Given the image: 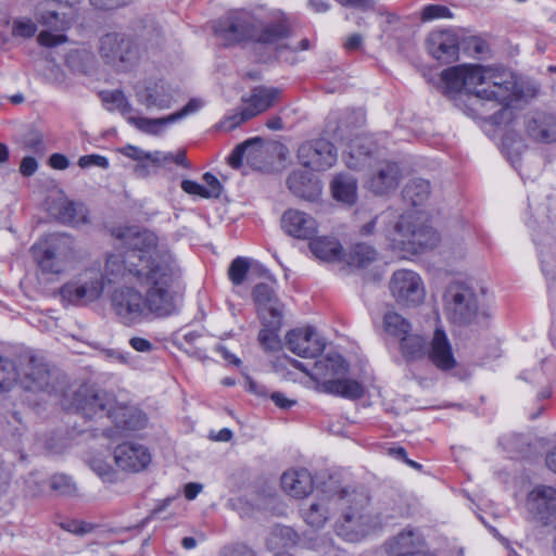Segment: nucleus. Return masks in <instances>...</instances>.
<instances>
[{"label": "nucleus", "instance_id": "45", "mask_svg": "<svg viewBox=\"0 0 556 556\" xmlns=\"http://www.w3.org/2000/svg\"><path fill=\"white\" fill-rule=\"evenodd\" d=\"M11 26V36L15 39H30L37 33V24L28 17L14 18Z\"/></svg>", "mask_w": 556, "mask_h": 556}, {"label": "nucleus", "instance_id": "27", "mask_svg": "<svg viewBox=\"0 0 556 556\" xmlns=\"http://www.w3.org/2000/svg\"><path fill=\"white\" fill-rule=\"evenodd\" d=\"M526 130L536 142L553 143L556 141V118L551 114L534 113L527 117Z\"/></svg>", "mask_w": 556, "mask_h": 556}, {"label": "nucleus", "instance_id": "17", "mask_svg": "<svg viewBox=\"0 0 556 556\" xmlns=\"http://www.w3.org/2000/svg\"><path fill=\"white\" fill-rule=\"evenodd\" d=\"M528 509L533 519L543 525L556 520V489L546 485L534 488L528 496Z\"/></svg>", "mask_w": 556, "mask_h": 556}, {"label": "nucleus", "instance_id": "56", "mask_svg": "<svg viewBox=\"0 0 556 556\" xmlns=\"http://www.w3.org/2000/svg\"><path fill=\"white\" fill-rule=\"evenodd\" d=\"M132 0H90V3L101 10H113L119 7L127 5Z\"/></svg>", "mask_w": 556, "mask_h": 556}, {"label": "nucleus", "instance_id": "44", "mask_svg": "<svg viewBox=\"0 0 556 556\" xmlns=\"http://www.w3.org/2000/svg\"><path fill=\"white\" fill-rule=\"evenodd\" d=\"M18 372L14 363L0 355V392H7L15 386Z\"/></svg>", "mask_w": 556, "mask_h": 556}, {"label": "nucleus", "instance_id": "33", "mask_svg": "<svg viewBox=\"0 0 556 556\" xmlns=\"http://www.w3.org/2000/svg\"><path fill=\"white\" fill-rule=\"evenodd\" d=\"M287 184L292 193L307 200H313L320 191L318 182L312 180L311 176L305 172L291 173Z\"/></svg>", "mask_w": 556, "mask_h": 556}, {"label": "nucleus", "instance_id": "31", "mask_svg": "<svg viewBox=\"0 0 556 556\" xmlns=\"http://www.w3.org/2000/svg\"><path fill=\"white\" fill-rule=\"evenodd\" d=\"M337 495L319 497L303 511L305 522L313 528H321L328 521L330 509L336 507Z\"/></svg>", "mask_w": 556, "mask_h": 556}, {"label": "nucleus", "instance_id": "39", "mask_svg": "<svg viewBox=\"0 0 556 556\" xmlns=\"http://www.w3.org/2000/svg\"><path fill=\"white\" fill-rule=\"evenodd\" d=\"M296 542V533L289 527L276 526L271 529L266 544L271 551L293 545Z\"/></svg>", "mask_w": 556, "mask_h": 556}, {"label": "nucleus", "instance_id": "4", "mask_svg": "<svg viewBox=\"0 0 556 556\" xmlns=\"http://www.w3.org/2000/svg\"><path fill=\"white\" fill-rule=\"evenodd\" d=\"M66 409H74L87 419H111L117 429L137 430L144 427L146 415L132 406L122 405L115 397L103 390L80 387L74 394L71 403H63Z\"/></svg>", "mask_w": 556, "mask_h": 556}, {"label": "nucleus", "instance_id": "52", "mask_svg": "<svg viewBox=\"0 0 556 556\" xmlns=\"http://www.w3.org/2000/svg\"><path fill=\"white\" fill-rule=\"evenodd\" d=\"M205 184L204 198H218L222 194L223 187L219 180L211 173H205L202 177Z\"/></svg>", "mask_w": 556, "mask_h": 556}, {"label": "nucleus", "instance_id": "30", "mask_svg": "<svg viewBox=\"0 0 556 556\" xmlns=\"http://www.w3.org/2000/svg\"><path fill=\"white\" fill-rule=\"evenodd\" d=\"M252 295L262 317L268 313L270 317L276 318L277 321L281 318L279 301L269 285L257 283L253 289Z\"/></svg>", "mask_w": 556, "mask_h": 556}, {"label": "nucleus", "instance_id": "59", "mask_svg": "<svg viewBox=\"0 0 556 556\" xmlns=\"http://www.w3.org/2000/svg\"><path fill=\"white\" fill-rule=\"evenodd\" d=\"M38 162L33 156H25L20 165V172L23 176L29 177L36 173Z\"/></svg>", "mask_w": 556, "mask_h": 556}, {"label": "nucleus", "instance_id": "15", "mask_svg": "<svg viewBox=\"0 0 556 556\" xmlns=\"http://www.w3.org/2000/svg\"><path fill=\"white\" fill-rule=\"evenodd\" d=\"M286 346L303 358H314L323 353L326 343L311 326L295 328L286 334Z\"/></svg>", "mask_w": 556, "mask_h": 556}, {"label": "nucleus", "instance_id": "6", "mask_svg": "<svg viewBox=\"0 0 556 556\" xmlns=\"http://www.w3.org/2000/svg\"><path fill=\"white\" fill-rule=\"evenodd\" d=\"M369 497L363 491L342 490L337 495L336 507L340 516L334 525L336 533L348 542H357L378 527L368 511Z\"/></svg>", "mask_w": 556, "mask_h": 556}, {"label": "nucleus", "instance_id": "38", "mask_svg": "<svg viewBox=\"0 0 556 556\" xmlns=\"http://www.w3.org/2000/svg\"><path fill=\"white\" fill-rule=\"evenodd\" d=\"M127 122L138 128L140 131L154 136L160 135L167 125L174 123V121L170 119V114L166 117L160 118L137 117L135 115H129L127 117Z\"/></svg>", "mask_w": 556, "mask_h": 556}, {"label": "nucleus", "instance_id": "36", "mask_svg": "<svg viewBox=\"0 0 556 556\" xmlns=\"http://www.w3.org/2000/svg\"><path fill=\"white\" fill-rule=\"evenodd\" d=\"M382 327L384 332L399 341L412 330L410 323L394 311H388L383 315Z\"/></svg>", "mask_w": 556, "mask_h": 556}, {"label": "nucleus", "instance_id": "46", "mask_svg": "<svg viewBox=\"0 0 556 556\" xmlns=\"http://www.w3.org/2000/svg\"><path fill=\"white\" fill-rule=\"evenodd\" d=\"M250 268V260L248 257L238 256L236 257L229 268H228V277L230 281L235 286H240L243 283L247 274Z\"/></svg>", "mask_w": 556, "mask_h": 556}, {"label": "nucleus", "instance_id": "11", "mask_svg": "<svg viewBox=\"0 0 556 556\" xmlns=\"http://www.w3.org/2000/svg\"><path fill=\"white\" fill-rule=\"evenodd\" d=\"M229 42L252 40L260 43H277L289 36L290 29L286 22L261 24L254 21L237 20L220 30Z\"/></svg>", "mask_w": 556, "mask_h": 556}, {"label": "nucleus", "instance_id": "60", "mask_svg": "<svg viewBox=\"0 0 556 556\" xmlns=\"http://www.w3.org/2000/svg\"><path fill=\"white\" fill-rule=\"evenodd\" d=\"M364 38L359 34H352L348 36L343 41V48L349 51L359 50L363 46Z\"/></svg>", "mask_w": 556, "mask_h": 556}, {"label": "nucleus", "instance_id": "25", "mask_svg": "<svg viewBox=\"0 0 556 556\" xmlns=\"http://www.w3.org/2000/svg\"><path fill=\"white\" fill-rule=\"evenodd\" d=\"M115 464L123 470L138 472L150 464L151 455L141 444L123 443L114 450Z\"/></svg>", "mask_w": 556, "mask_h": 556}, {"label": "nucleus", "instance_id": "62", "mask_svg": "<svg viewBox=\"0 0 556 556\" xmlns=\"http://www.w3.org/2000/svg\"><path fill=\"white\" fill-rule=\"evenodd\" d=\"M122 152L125 156L137 161V163H140L148 154V152L135 146H127L123 149Z\"/></svg>", "mask_w": 556, "mask_h": 556}, {"label": "nucleus", "instance_id": "42", "mask_svg": "<svg viewBox=\"0 0 556 556\" xmlns=\"http://www.w3.org/2000/svg\"><path fill=\"white\" fill-rule=\"evenodd\" d=\"M376 250L367 244L358 243L352 247L348 254V263L352 266L366 267L376 260Z\"/></svg>", "mask_w": 556, "mask_h": 556}, {"label": "nucleus", "instance_id": "57", "mask_svg": "<svg viewBox=\"0 0 556 556\" xmlns=\"http://www.w3.org/2000/svg\"><path fill=\"white\" fill-rule=\"evenodd\" d=\"M503 144H504V148L506 150L509 161L511 162V164L514 166H516V164L518 162V157L520 155V150H521V148H523V144L520 141H518V142H516V147H513V143L509 142L508 137H506L504 139Z\"/></svg>", "mask_w": 556, "mask_h": 556}, {"label": "nucleus", "instance_id": "26", "mask_svg": "<svg viewBox=\"0 0 556 556\" xmlns=\"http://www.w3.org/2000/svg\"><path fill=\"white\" fill-rule=\"evenodd\" d=\"M279 94L280 91L277 88L258 86L242 97V106L245 109L247 115L253 118L270 109L278 100Z\"/></svg>", "mask_w": 556, "mask_h": 556}, {"label": "nucleus", "instance_id": "63", "mask_svg": "<svg viewBox=\"0 0 556 556\" xmlns=\"http://www.w3.org/2000/svg\"><path fill=\"white\" fill-rule=\"evenodd\" d=\"M49 165L55 169H65L70 165L68 159L60 153H54L49 157Z\"/></svg>", "mask_w": 556, "mask_h": 556}, {"label": "nucleus", "instance_id": "32", "mask_svg": "<svg viewBox=\"0 0 556 556\" xmlns=\"http://www.w3.org/2000/svg\"><path fill=\"white\" fill-rule=\"evenodd\" d=\"M323 390L327 393L356 400L364 395L365 389L362 383L353 379L337 378L323 382Z\"/></svg>", "mask_w": 556, "mask_h": 556}, {"label": "nucleus", "instance_id": "47", "mask_svg": "<svg viewBox=\"0 0 556 556\" xmlns=\"http://www.w3.org/2000/svg\"><path fill=\"white\" fill-rule=\"evenodd\" d=\"M309 547L321 553L324 556H346V554L337 548L332 540L326 536H316L312 540Z\"/></svg>", "mask_w": 556, "mask_h": 556}, {"label": "nucleus", "instance_id": "64", "mask_svg": "<svg viewBox=\"0 0 556 556\" xmlns=\"http://www.w3.org/2000/svg\"><path fill=\"white\" fill-rule=\"evenodd\" d=\"M270 399L280 408H289L295 404V401L287 399L285 394L280 392L271 393Z\"/></svg>", "mask_w": 556, "mask_h": 556}, {"label": "nucleus", "instance_id": "13", "mask_svg": "<svg viewBox=\"0 0 556 556\" xmlns=\"http://www.w3.org/2000/svg\"><path fill=\"white\" fill-rule=\"evenodd\" d=\"M390 291L397 303L416 306L425 299V286L420 276L408 269L393 273L390 280Z\"/></svg>", "mask_w": 556, "mask_h": 556}, {"label": "nucleus", "instance_id": "1", "mask_svg": "<svg viewBox=\"0 0 556 556\" xmlns=\"http://www.w3.org/2000/svg\"><path fill=\"white\" fill-rule=\"evenodd\" d=\"M444 89L448 93L466 90L472 96V104L495 125L513 122L511 102L519 91L514 74L498 67L477 64L452 66L441 74Z\"/></svg>", "mask_w": 556, "mask_h": 556}, {"label": "nucleus", "instance_id": "50", "mask_svg": "<svg viewBox=\"0 0 556 556\" xmlns=\"http://www.w3.org/2000/svg\"><path fill=\"white\" fill-rule=\"evenodd\" d=\"M251 118H252L251 116L247 115L245 109L243 106H241L240 109L235 111L232 114L226 116L220 122V128L226 131H230V130L235 129L236 127L240 126L242 123H244Z\"/></svg>", "mask_w": 556, "mask_h": 556}, {"label": "nucleus", "instance_id": "41", "mask_svg": "<svg viewBox=\"0 0 556 556\" xmlns=\"http://www.w3.org/2000/svg\"><path fill=\"white\" fill-rule=\"evenodd\" d=\"M261 144L260 138H253L238 144L228 156V163L232 168H239L242 165L243 159L250 160L257 156L258 149L255 146Z\"/></svg>", "mask_w": 556, "mask_h": 556}, {"label": "nucleus", "instance_id": "5", "mask_svg": "<svg viewBox=\"0 0 556 556\" xmlns=\"http://www.w3.org/2000/svg\"><path fill=\"white\" fill-rule=\"evenodd\" d=\"M443 312L450 323L459 327L482 323L492 316L483 290L463 281H452L445 288Z\"/></svg>", "mask_w": 556, "mask_h": 556}, {"label": "nucleus", "instance_id": "3", "mask_svg": "<svg viewBox=\"0 0 556 556\" xmlns=\"http://www.w3.org/2000/svg\"><path fill=\"white\" fill-rule=\"evenodd\" d=\"M113 235L125 252L108 255L103 275L109 282L125 278L139 281L144 279L143 275H151L152 269L162 268L164 273L180 266L177 257L150 230L126 227L114 230Z\"/></svg>", "mask_w": 556, "mask_h": 556}, {"label": "nucleus", "instance_id": "61", "mask_svg": "<svg viewBox=\"0 0 556 556\" xmlns=\"http://www.w3.org/2000/svg\"><path fill=\"white\" fill-rule=\"evenodd\" d=\"M129 344L134 350L142 353H149L153 350V344L148 339L141 337L131 338Z\"/></svg>", "mask_w": 556, "mask_h": 556}, {"label": "nucleus", "instance_id": "2", "mask_svg": "<svg viewBox=\"0 0 556 556\" xmlns=\"http://www.w3.org/2000/svg\"><path fill=\"white\" fill-rule=\"evenodd\" d=\"M162 271V268L150 270L144 279L137 281L147 288L141 293L134 287H121L113 291L111 304L121 323L134 326L155 317H168L178 312L182 293L181 266Z\"/></svg>", "mask_w": 556, "mask_h": 556}, {"label": "nucleus", "instance_id": "21", "mask_svg": "<svg viewBox=\"0 0 556 556\" xmlns=\"http://www.w3.org/2000/svg\"><path fill=\"white\" fill-rule=\"evenodd\" d=\"M136 98L148 110H167L175 102V91L166 83L159 80L138 86Z\"/></svg>", "mask_w": 556, "mask_h": 556}, {"label": "nucleus", "instance_id": "8", "mask_svg": "<svg viewBox=\"0 0 556 556\" xmlns=\"http://www.w3.org/2000/svg\"><path fill=\"white\" fill-rule=\"evenodd\" d=\"M400 350L406 361H415L425 357L441 370H450L456 366L451 343L442 329H435L430 343L410 331L400 341Z\"/></svg>", "mask_w": 556, "mask_h": 556}, {"label": "nucleus", "instance_id": "58", "mask_svg": "<svg viewBox=\"0 0 556 556\" xmlns=\"http://www.w3.org/2000/svg\"><path fill=\"white\" fill-rule=\"evenodd\" d=\"M181 189L188 194L204 198L205 187L197 181L185 179L181 181Z\"/></svg>", "mask_w": 556, "mask_h": 556}, {"label": "nucleus", "instance_id": "16", "mask_svg": "<svg viewBox=\"0 0 556 556\" xmlns=\"http://www.w3.org/2000/svg\"><path fill=\"white\" fill-rule=\"evenodd\" d=\"M286 359L296 369L305 372L312 379L320 382L329 379H337L348 371V364L345 359L338 353H329L325 357L315 362L311 371L307 370L305 365L296 359L286 357Z\"/></svg>", "mask_w": 556, "mask_h": 556}, {"label": "nucleus", "instance_id": "24", "mask_svg": "<svg viewBox=\"0 0 556 556\" xmlns=\"http://www.w3.org/2000/svg\"><path fill=\"white\" fill-rule=\"evenodd\" d=\"M425 540L421 533L407 528L391 539L388 543L390 556H433L424 551Z\"/></svg>", "mask_w": 556, "mask_h": 556}, {"label": "nucleus", "instance_id": "54", "mask_svg": "<svg viewBox=\"0 0 556 556\" xmlns=\"http://www.w3.org/2000/svg\"><path fill=\"white\" fill-rule=\"evenodd\" d=\"M91 469L103 480L112 481L114 471L108 463L100 458H94L90 462Z\"/></svg>", "mask_w": 556, "mask_h": 556}, {"label": "nucleus", "instance_id": "12", "mask_svg": "<svg viewBox=\"0 0 556 556\" xmlns=\"http://www.w3.org/2000/svg\"><path fill=\"white\" fill-rule=\"evenodd\" d=\"M104 286L103 273L99 268L90 267L63 285L60 295L68 304L86 306L101 298Z\"/></svg>", "mask_w": 556, "mask_h": 556}, {"label": "nucleus", "instance_id": "9", "mask_svg": "<svg viewBox=\"0 0 556 556\" xmlns=\"http://www.w3.org/2000/svg\"><path fill=\"white\" fill-rule=\"evenodd\" d=\"M147 52V46L138 36L108 33L100 39L99 53L105 64L117 72L134 68Z\"/></svg>", "mask_w": 556, "mask_h": 556}, {"label": "nucleus", "instance_id": "35", "mask_svg": "<svg viewBox=\"0 0 556 556\" xmlns=\"http://www.w3.org/2000/svg\"><path fill=\"white\" fill-rule=\"evenodd\" d=\"M309 249L317 258L327 262L338 261L342 254L340 243L336 239L329 237L312 239L309 242Z\"/></svg>", "mask_w": 556, "mask_h": 556}, {"label": "nucleus", "instance_id": "37", "mask_svg": "<svg viewBox=\"0 0 556 556\" xmlns=\"http://www.w3.org/2000/svg\"><path fill=\"white\" fill-rule=\"evenodd\" d=\"M430 195V184L421 178L412 179L403 190V198L412 205L422 204Z\"/></svg>", "mask_w": 556, "mask_h": 556}, {"label": "nucleus", "instance_id": "22", "mask_svg": "<svg viewBox=\"0 0 556 556\" xmlns=\"http://www.w3.org/2000/svg\"><path fill=\"white\" fill-rule=\"evenodd\" d=\"M283 231L295 239L312 240L318 232L317 220L308 213L289 208L281 217Z\"/></svg>", "mask_w": 556, "mask_h": 556}, {"label": "nucleus", "instance_id": "34", "mask_svg": "<svg viewBox=\"0 0 556 556\" xmlns=\"http://www.w3.org/2000/svg\"><path fill=\"white\" fill-rule=\"evenodd\" d=\"M331 191L336 200L354 204L357 199V181L346 174H338L331 181Z\"/></svg>", "mask_w": 556, "mask_h": 556}, {"label": "nucleus", "instance_id": "18", "mask_svg": "<svg viewBox=\"0 0 556 556\" xmlns=\"http://www.w3.org/2000/svg\"><path fill=\"white\" fill-rule=\"evenodd\" d=\"M372 173L369 175L366 186L375 194H387L395 190L402 179V170L397 163L391 161H376Z\"/></svg>", "mask_w": 556, "mask_h": 556}, {"label": "nucleus", "instance_id": "43", "mask_svg": "<svg viewBox=\"0 0 556 556\" xmlns=\"http://www.w3.org/2000/svg\"><path fill=\"white\" fill-rule=\"evenodd\" d=\"M270 328L265 327L258 332V342L267 351H277L280 349L281 343L277 329L280 326V319L277 323L276 318H271Z\"/></svg>", "mask_w": 556, "mask_h": 556}, {"label": "nucleus", "instance_id": "53", "mask_svg": "<svg viewBox=\"0 0 556 556\" xmlns=\"http://www.w3.org/2000/svg\"><path fill=\"white\" fill-rule=\"evenodd\" d=\"M203 106V101L200 99H191L181 110L170 114V119L174 123L185 118L186 116L198 112Z\"/></svg>", "mask_w": 556, "mask_h": 556}, {"label": "nucleus", "instance_id": "10", "mask_svg": "<svg viewBox=\"0 0 556 556\" xmlns=\"http://www.w3.org/2000/svg\"><path fill=\"white\" fill-rule=\"evenodd\" d=\"M39 269L45 274L60 275L75 261L74 241L65 233H50L31 247Z\"/></svg>", "mask_w": 556, "mask_h": 556}, {"label": "nucleus", "instance_id": "19", "mask_svg": "<svg viewBox=\"0 0 556 556\" xmlns=\"http://www.w3.org/2000/svg\"><path fill=\"white\" fill-rule=\"evenodd\" d=\"M378 157V148L369 137L357 136L348 144L343 160L351 169L372 167Z\"/></svg>", "mask_w": 556, "mask_h": 556}, {"label": "nucleus", "instance_id": "29", "mask_svg": "<svg viewBox=\"0 0 556 556\" xmlns=\"http://www.w3.org/2000/svg\"><path fill=\"white\" fill-rule=\"evenodd\" d=\"M51 378L52 374L48 366L38 358L31 357L22 382L28 390L49 391Z\"/></svg>", "mask_w": 556, "mask_h": 556}, {"label": "nucleus", "instance_id": "14", "mask_svg": "<svg viewBox=\"0 0 556 556\" xmlns=\"http://www.w3.org/2000/svg\"><path fill=\"white\" fill-rule=\"evenodd\" d=\"M300 163L313 170H326L332 167L338 159L334 146L323 138L306 141L298 150Z\"/></svg>", "mask_w": 556, "mask_h": 556}, {"label": "nucleus", "instance_id": "48", "mask_svg": "<svg viewBox=\"0 0 556 556\" xmlns=\"http://www.w3.org/2000/svg\"><path fill=\"white\" fill-rule=\"evenodd\" d=\"M51 488L62 495H73L76 493V484L71 477L63 473L52 476Z\"/></svg>", "mask_w": 556, "mask_h": 556}, {"label": "nucleus", "instance_id": "28", "mask_svg": "<svg viewBox=\"0 0 556 556\" xmlns=\"http://www.w3.org/2000/svg\"><path fill=\"white\" fill-rule=\"evenodd\" d=\"M314 481L306 469L289 470L281 476L282 490L290 496L301 498L313 491Z\"/></svg>", "mask_w": 556, "mask_h": 556}, {"label": "nucleus", "instance_id": "40", "mask_svg": "<svg viewBox=\"0 0 556 556\" xmlns=\"http://www.w3.org/2000/svg\"><path fill=\"white\" fill-rule=\"evenodd\" d=\"M168 160H172V156L161 151L148 152L146 157L135 166V173L139 177H147L154 174L156 169L166 164Z\"/></svg>", "mask_w": 556, "mask_h": 556}, {"label": "nucleus", "instance_id": "51", "mask_svg": "<svg viewBox=\"0 0 556 556\" xmlns=\"http://www.w3.org/2000/svg\"><path fill=\"white\" fill-rule=\"evenodd\" d=\"M105 100L114 103L126 119L129 115H134V108L123 91L114 90L109 94V97L105 98Z\"/></svg>", "mask_w": 556, "mask_h": 556}, {"label": "nucleus", "instance_id": "20", "mask_svg": "<svg viewBox=\"0 0 556 556\" xmlns=\"http://www.w3.org/2000/svg\"><path fill=\"white\" fill-rule=\"evenodd\" d=\"M38 22L46 27V30L39 33L37 41L46 48H54L67 42L68 38L63 34L68 28L70 22L65 15L55 11L42 12Z\"/></svg>", "mask_w": 556, "mask_h": 556}, {"label": "nucleus", "instance_id": "55", "mask_svg": "<svg viewBox=\"0 0 556 556\" xmlns=\"http://www.w3.org/2000/svg\"><path fill=\"white\" fill-rule=\"evenodd\" d=\"M78 166L81 168H87L90 166H98L101 168H108L109 161L105 156L99 154H90L80 156L78 160Z\"/></svg>", "mask_w": 556, "mask_h": 556}, {"label": "nucleus", "instance_id": "23", "mask_svg": "<svg viewBox=\"0 0 556 556\" xmlns=\"http://www.w3.org/2000/svg\"><path fill=\"white\" fill-rule=\"evenodd\" d=\"M429 53L442 62H452L459 52V37L453 29H441L430 33L427 39Z\"/></svg>", "mask_w": 556, "mask_h": 556}, {"label": "nucleus", "instance_id": "7", "mask_svg": "<svg viewBox=\"0 0 556 556\" xmlns=\"http://www.w3.org/2000/svg\"><path fill=\"white\" fill-rule=\"evenodd\" d=\"M386 238L392 250L405 254L421 253L439 242L438 232L412 212L401 215L393 227L386 230Z\"/></svg>", "mask_w": 556, "mask_h": 556}, {"label": "nucleus", "instance_id": "49", "mask_svg": "<svg viewBox=\"0 0 556 556\" xmlns=\"http://www.w3.org/2000/svg\"><path fill=\"white\" fill-rule=\"evenodd\" d=\"M453 13L451 10L441 4H429L426 5L421 11V20L429 22L438 18H452Z\"/></svg>", "mask_w": 556, "mask_h": 556}]
</instances>
